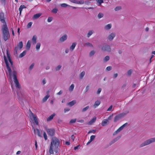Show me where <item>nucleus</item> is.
<instances>
[{
	"mask_svg": "<svg viewBox=\"0 0 155 155\" xmlns=\"http://www.w3.org/2000/svg\"><path fill=\"white\" fill-rule=\"evenodd\" d=\"M4 59L10 78H11L12 77H13L14 81L16 87L20 88L21 86L17 78V72L15 70H13L12 73L11 69L9 66L8 61L5 56H4Z\"/></svg>",
	"mask_w": 155,
	"mask_h": 155,
	"instance_id": "obj_1",
	"label": "nucleus"
},
{
	"mask_svg": "<svg viewBox=\"0 0 155 155\" xmlns=\"http://www.w3.org/2000/svg\"><path fill=\"white\" fill-rule=\"evenodd\" d=\"M59 144L60 141L58 139L55 137L52 138L49 150L50 154H54V151L56 153L58 152Z\"/></svg>",
	"mask_w": 155,
	"mask_h": 155,
	"instance_id": "obj_2",
	"label": "nucleus"
},
{
	"mask_svg": "<svg viewBox=\"0 0 155 155\" xmlns=\"http://www.w3.org/2000/svg\"><path fill=\"white\" fill-rule=\"evenodd\" d=\"M3 38L6 41L10 37L8 28L7 25H3L2 28Z\"/></svg>",
	"mask_w": 155,
	"mask_h": 155,
	"instance_id": "obj_3",
	"label": "nucleus"
},
{
	"mask_svg": "<svg viewBox=\"0 0 155 155\" xmlns=\"http://www.w3.org/2000/svg\"><path fill=\"white\" fill-rule=\"evenodd\" d=\"M154 142H155V137L154 138H151L149 140H147L143 143L141 144L140 145V147H142Z\"/></svg>",
	"mask_w": 155,
	"mask_h": 155,
	"instance_id": "obj_4",
	"label": "nucleus"
},
{
	"mask_svg": "<svg viewBox=\"0 0 155 155\" xmlns=\"http://www.w3.org/2000/svg\"><path fill=\"white\" fill-rule=\"evenodd\" d=\"M23 46L22 42V41H20L18 44L15 47L14 49V53L17 54L18 52L22 48Z\"/></svg>",
	"mask_w": 155,
	"mask_h": 155,
	"instance_id": "obj_5",
	"label": "nucleus"
},
{
	"mask_svg": "<svg viewBox=\"0 0 155 155\" xmlns=\"http://www.w3.org/2000/svg\"><path fill=\"white\" fill-rule=\"evenodd\" d=\"M125 115V114L122 113L116 115L114 118V122H116L118 120L120 119L122 117L124 116Z\"/></svg>",
	"mask_w": 155,
	"mask_h": 155,
	"instance_id": "obj_6",
	"label": "nucleus"
},
{
	"mask_svg": "<svg viewBox=\"0 0 155 155\" xmlns=\"http://www.w3.org/2000/svg\"><path fill=\"white\" fill-rule=\"evenodd\" d=\"M0 21L3 23V25H7L5 20L4 14L2 12L0 13Z\"/></svg>",
	"mask_w": 155,
	"mask_h": 155,
	"instance_id": "obj_7",
	"label": "nucleus"
},
{
	"mask_svg": "<svg viewBox=\"0 0 155 155\" xmlns=\"http://www.w3.org/2000/svg\"><path fill=\"white\" fill-rule=\"evenodd\" d=\"M30 117L31 119V120L32 119V118H33L35 122L37 125H38V120L36 117L30 110Z\"/></svg>",
	"mask_w": 155,
	"mask_h": 155,
	"instance_id": "obj_8",
	"label": "nucleus"
},
{
	"mask_svg": "<svg viewBox=\"0 0 155 155\" xmlns=\"http://www.w3.org/2000/svg\"><path fill=\"white\" fill-rule=\"evenodd\" d=\"M47 131L49 136L51 137L53 136L55 134V131L54 129H48Z\"/></svg>",
	"mask_w": 155,
	"mask_h": 155,
	"instance_id": "obj_9",
	"label": "nucleus"
},
{
	"mask_svg": "<svg viewBox=\"0 0 155 155\" xmlns=\"http://www.w3.org/2000/svg\"><path fill=\"white\" fill-rule=\"evenodd\" d=\"M101 50L104 51L110 52V51L111 49L110 46L107 45L103 46Z\"/></svg>",
	"mask_w": 155,
	"mask_h": 155,
	"instance_id": "obj_10",
	"label": "nucleus"
},
{
	"mask_svg": "<svg viewBox=\"0 0 155 155\" xmlns=\"http://www.w3.org/2000/svg\"><path fill=\"white\" fill-rule=\"evenodd\" d=\"M127 124V123H126L124 124L123 125H122L114 133V135H116L117 134L118 132H120L121 130L124 128V127L126 126V125Z\"/></svg>",
	"mask_w": 155,
	"mask_h": 155,
	"instance_id": "obj_11",
	"label": "nucleus"
},
{
	"mask_svg": "<svg viewBox=\"0 0 155 155\" xmlns=\"http://www.w3.org/2000/svg\"><path fill=\"white\" fill-rule=\"evenodd\" d=\"M42 14L41 13L36 14L33 15L32 18L34 19H37Z\"/></svg>",
	"mask_w": 155,
	"mask_h": 155,
	"instance_id": "obj_12",
	"label": "nucleus"
},
{
	"mask_svg": "<svg viewBox=\"0 0 155 155\" xmlns=\"http://www.w3.org/2000/svg\"><path fill=\"white\" fill-rule=\"evenodd\" d=\"M67 38V36L66 35H65L61 37L60 39V41L61 42H63Z\"/></svg>",
	"mask_w": 155,
	"mask_h": 155,
	"instance_id": "obj_13",
	"label": "nucleus"
},
{
	"mask_svg": "<svg viewBox=\"0 0 155 155\" xmlns=\"http://www.w3.org/2000/svg\"><path fill=\"white\" fill-rule=\"evenodd\" d=\"M26 7L25 5H21L20 6L19 8V10L20 12V15H21L22 11V9L23 8H26Z\"/></svg>",
	"mask_w": 155,
	"mask_h": 155,
	"instance_id": "obj_14",
	"label": "nucleus"
},
{
	"mask_svg": "<svg viewBox=\"0 0 155 155\" xmlns=\"http://www.w3.org/2000/svg\"><path fill=\"white\" fill-rule=\"evenodd\" d=\"M108 122V120L106 119H104L103 120V121L101 123V125L103 126H105L107 124Z\"/></svg>",
	"mask_w": 155,
	"mask_h": 155,
	"instance_id": "obj_15",
	"label": "nucleus"
},
{
	"mask_svg": "<svg viewBox=\"0 0 155 155\" xmlns=\"http://www.w3.org/2000/svg\"><path fill=\"white\" fill-rule=\"evenodd\" d=\"M100 101H97L95 102L93 106L94 108H96L100 104Z\"/></svg>",
	"mask_w": 155,
	"mask_h": 155,
	"instance_id": "obj_16",
	"label": "nucleus"
},
{
	"mask_svg": "<svg viewBox=\"0 0 155 155\" xmlns=\"http://www.w3.org/2000/svg\"><path fill=\"white\" fill-rule=\"evenodd\" d=\"M115 35L114 33H111L109 36L108 38L109 40H112L115 37Z\"/></svg>",
	"mask_w": 155,
	"mask_h": 155,
	"instance_id": "obj_17",
	"label": "nucleus"
},
{
	"mask_svg": "<svg viewBox=\"0 0 155 155\" xmlns=\"http://www.w3.org/2000/svg\"><path fill=\"white\" fill-rule=\"evenodd\" d=\"M76 103V101L75 100H74L71 101L68 103V104L70 106H72Z\"/></svg>",
	"mask_w": 155,
	"mask_h": 155,
	"instance_id": "obj_18",
	"label": "nucleus"
},
{
	"mask_svg": "<svg viewBox=\"0 0 155 155\" xmlns=\"http://www.w3.org/2000/svg\"><path fill=\"white\" fill-rule=\"evenodd\" d=\"M76 45L75 42L72 43L71 46L70 47V50L71 51H72Z\"/></svg>",
	"mask_w": 155,
	"mask_h": 155,
	"instance_id": "obj_19",
	"label": "nucleus"
},
{
	"mask_svg": "<svg viewBox=\"0 0 155 155\" xmlns=\"http://www.w3.org/2000/svg\"><path fill=\"white\" fill-rule=\"evenodd\" d=\"M55 114H53L52 115L50 116L49 117H48L47 118V121H49L53 119V117L55 116Z\"/></svg>",
	"mask_w": 155,
	"mask_h": 155,
	"instance_id": "obj_20",
	"label": "nucleus"
},
{
	"mask_svg": "<svg viewBox=\"0 0 155 155\" xmlns=\"http://www.w3.org/2000/svg\"><path fill=\"white\" fill-rule=\"evenodd\" d=\"M36 39L37 37L35 35H34L32 38V40L33 41V43L34 44H35L36 43Z\"/></svg>",
	"mask_w": 155,
	"mask_h": 155,
	"instance_id": "obj_21",
	"label": "nucleus"
},
{
	"mask_svg": "<svg viewBox=\"0 0 155 155\" xmlns=\"http://www.w3.org/2000/svg\"><path fill=\"white\" fill-rule=\"evenodd\" d=\"M96 117H94L93 119L89 122V124L91 125L94 123L96 120Z\"/></svg>",
	"mask_w": 155,
	"mask_h": 155,
	"instance_id": "obj_22",
	"label": "nucleus"
},
{
	"mask_svg": "<svg viewBox=\"0 0 155 155\" xmlns=\"http://www.w3.org/2000/svg\"><path fill=\"white\" fill-rule=\"evenodd\" d=\"M7 56L8 58V60H9V62H10L11 65H13V62L12 61L10 58V56L8 54V53H7Z\"/></svg>",
	"mask_w": 155,
	"mask_h": 155,
	"instance_id": "obj_23",
	"label": "nucleus"
},
{
	"mask_svg": "<svg viewBox=\"0 0 155 155\" xmlns=\"http://www.w3.org/2000/svg\"><path fill=\"white\" fill-rule=\"evenodd\" d=\"M41 133L43 132V136H44V139L45 140H46L47 139V134H46V133L43 130H41Z\"/></svg>",
	"mask_w": 155,
	"mask_h": 155,
	"instance_id": "obj_24",
	"label": "nucleus"
},
{
	"mask_svg": "<svg viewBox=\"0 0 155 155\" xmlns=\"http://www.w3.org/2000/svg\"><path fill=\"white\" fill-rule=\"evenodd\" d=\"M26 53V51H24L22 53H21L19 56L20 58H22L25 56Z\"/></svg>",
	"mask_w": 155,
	"mask_h": 155,
	"instance_id": "obj_25",
	"label": "nucleus"
},
{
	"mask_svg": "<svg viewBox=\"0 0 155 155\" xmlns=\"http://www.w3.org/2000/svg\"><path fill=\"white\" fill-rule=\"evenodd\" d=\"M31 45V42L30 40H29L28 41L27 44L26 45V47L28 48V49H29L30 48Z\"/></svg>",
	"mask_w": 155,
	"mask_h": 155,
	"instance_id": "obj_26",
	"label": "nucleus"
},
{
	"mask_svg": "<svg viewBox=\"0 0 155 155\" xmlns=\"http://www.w3.org/2000/svg\"><path fill=\"white\" fill-rule=\"evenodd\" d=\"M111 26L112 25L111 24H108L105 26V28L106 29H109L111 28Z\"/></svg>",
	"mask_w": 155,
	"mask_h": 155,
	"instance_id": "obj_27",
	"label": "nucleus"
},
{
	"mask_svg": "<svg viewBox=\"0 0 155 155\" xmlns=\"http://www.w3.org/2000/svg\"><path fill=\"white\" fill-rule=\"evenodd\" d=\"M50 95L49 94L47 95L46 96H45L44 98L43 99V101H45L48 99Z\"/></svg>",
	"mask_w": 155,
	"mask_h": 155,
	"instance_id": "obj_28",
	"label": "nucleus"
},
{
	"mask_svg": "<svg viewBox=\"0 0 155 155\" xmlns=\"http://www.w3.org/2000/svg\"><path fill=\"white\" fill-rule=\"evenodd\" d=\"M74 84H72L69 88V90L70 91H72L74 87Z\"/></svg>",
	"mask_w": 155,
	"mask_h": 155,
	"instance_id": "obj_29",
	"label": "nucleus"
},
{
	"mask_svg": "<svg viewBox=\"0 0 155 155\" xmlns=\"http://www.w3.org/2000/svg\"><path fill=\"white\" fill-rule=\"evenodd\" d=\"M85 74V72L84 71H83L82 72H81L80 74V78H81L82 79L83 77L84 76V75Z\"/></svg>",
	"mask_w": 155,
	"mask_h": 155,
	"instance_id": "obj_30",
	"label": "nucleus"
},
{
	"mask_svg": "<svg viewBox=\"0 0 155 155\" xmlns=\"http://www.w3.org/2000/svg\"><path fill=\"white\" fill-rule=\"evenodd\" d=\"M89 106H86V107L84 108L82 110V112H84L87 110L89 108Z\"/></svg>",
	"mask_w": 155,
	"mask_h": 155,
	"instance_id": "obj_31",
	"label": "nucleus"
},
{
	"mask_svg": "<svg viewBox=\"0 0 155 155\" xmlns=\"http://www.w3.org/2000/svg\"><path fill=\"white\" fill-rule=\"evenodd\" d=\"M109 59V57L108 56H107L104 58V61L105 62H106L108 61Z\"/></svg>",
	"mask_w": 155,
	"mask_h": 155,
	"instance_id": "obj_32",
	"label": "nucleus"
},
{
	"mask_svg": "<svg viewBox=\"0 0 155 155\" xmlns=\"http://www.w3.org/2000/svg\"><path fill=\"white\" fill-rule=\"evenodd\" d=\"M41 44L39 43H37L36 45V48L37 50H38L40 47Z\"/></svg>",
	"mask_w": 155,
	"mask_h": 155,
	"instance_id": "obj_33",
	"label": "nucleus"
},
{
	"mask_svg": "<svg viewBox=\"0 0 155 155\" xmlns=\"http://www.w3.org/2000/svg\"><path fill=\"white\" fill-rule=\"evenodd\" d=\"M92 34H93L92 31H91V30L90 31L88 32V33L87 35V37H90V36L92 35Z\"/></svg>",
	"mask_w": 155,
	"mask_h": 155,
	"instance_id": "obj_34",
	"label": "nucleus"
},
{
	"mask_svg": "<svg viewBox=\"0 0 155 155\" xmlns=\"http://www.w3.org/2000/svg\"><path fill=\"white\" fill-rule=\"evenodd\" d=\"M97 2L99 4V5L100 6L101 5V4L103 2V0H97Z\"/></svg>",
	"mask_w": 155,
	"mask_h": 155,
	"instance_id": "obj_35",
	"label": "nucleus"
},
{
	"mask_svg": "<svg viewBox=\"0 0 155 155\" xmlns=\"http://www.w3.org/2000/svg\"><path fill=\"white\" fill-rule=\"evenodd\" d=\"M95 135H92L90 137V141H92L95 139Z\"/></svg>",
	"mask_w": 155,
	"mask_h": 155,
	"instance_id": "obj_36",
	"label": "nucleus"
},
{
	"mask_svg": "<svg viewBox=\"0 0 155 155\" xmlns=\"http://www.w3.org/2000/svg\"><path fill=\"white\" fill-rule=\"evenodd\" d=\"M103 14H102L101 13H99L98 15V18H102V17H103Z\"/></svg>",
	"mask_w": 155,
	"mask_h": 155,
	"instance_id": "obj_37",
	"label": "nucleus"
},
{
	"mask_svg": "<svg viewBox=\"0 0 155 155\" xmlns=\"http://www.w3.org/2000/svg\"><path fill=\"white\" fill-rule=\"evenodd\" d=\"M36 130L37 131V133L38 136L39 137H41L40 130L38 129H37Z\"/></svg>",
	"mask_w": 155,
	"mask_h": 155,
	"instance_id": "obj_38",
	"label": "nucleus"
},
{
	"mask_svg": "<svg viewBox=\"0 0 155 155\" xmlns=\"http://www.w3.org/2000/svg\"><path fill=\"white\" fill-rule=\"evenodd\" d=\"M61 7H66L67 6H68V5L67 4H66L63 3V4H61Z\"/></svg>",
	"mask_w": 155,
	"mask_h": 155,
	"instance_id": "obj_39",
	"label": "nucleus"
},
{
	"mask_svg": "<svg viewBox=\"0 0 155 155\" xmlns=\"http://www.w3.org/2000/svg\"><path fill=\"white\" fill-rule=\"evenodd\" d=\"M76 119H72V120H70V122L71 123H75L76 122Z\"/></svg>",
	"mask_w": 155,
	"mask_h": 155,
	"instance_id": "obj_40",
	"label": "nucleus"
},
{
	"mask_svg": "<svg viewBox=\"0 0 155 155\" xmlns=\"http://www.w3.org/2000/svg\"><path fill=\"white\" fill-rule=\"evenodd\" d=\"M121 8L120 6H118L115 8L114 9V10L116 11H117L121 9Z\"/></svg>",
	"mask_w": 155,
	"mask_h": 155,
	"instance_id": "obj_41",
	"label": "nucleus"
},
{
	"mask_svg": "<svg viewBox=\"0 0 155 155\" xmlns=\"http://www.w3.org/2000/svg\"><path fill=\"white\" fill-rule=\"evenodd\" d=\"M78 3H77V4H84V1L83 0H81L80 1H78Z\"/></svg>",
	"mask_w": 155,
	"mask_h": 155,
	"instance_id": "obj_42",
	"label": "nucleus"
},
{
	"mask_svg": "<svg viewBox=\"0 0 155 155\" xmlns=\"http://www.w3.org/2000/svg\"><path fill=\"white\" fill-rule=\"evenodd\" d=\"M52 12L54 13H56L58 11V9L56 8H54L52 10Z\"/></svg>",
	"mask_w": 155,
	"mask_h": 155,
	"instance_id": "obj_43",
	"label": "nucleus"
},
{
	"mask_svg": "<svg viewBox=\"0 0 155 155\" xmlns=\"http://www.w3.org/2000/svg\"><path fill=\"white\" fill-rule=\"evenodd\" d=\"M132 72V70H128L127 72V74L129 75H130L131 74Z\"/></svg>",
	"mask_w": 155,
	"mask_h": 155,
	"instance_id": "obj_44",
	"label": "nucleus"
},
{
	"mask_svg": "<svg viewBox=\"0 0 155 155\" xmlns=\"http://www.w3.org/2000/svg\"><path fill=\"white\" fill-rule=\"evenodd\" d=\"M52 20V18L51 17H49L48 19V21L49 22H51Z\"/></svg>",
	"mask_w": 155,
	"mask_h": 155,
	"instance_id": "obj_45",
	"label": "nucleus"
},
{
	"mask_svg": "<svg viewBox=\"0 0 155 155\" xmlns=\"http://www.w3.org/2000/svg\"><path fill=\"white\" fill-rule=\"evenodd\" d=\"M32 22H29L28 24L27 25V27H28V28H30L31 26V25H32Z\"/></svg>",
	"mask_w": 155,
	"mask_h": 155,
	"instance_id": "obj_46",
	"label": "nucleus"
},
{
	"mask_svg": "<svg viewBox=\"0 0 155 155\" xmlns=\"http://www.w3.org/2000/svg\"><path fill=\"white\" fill-rule=\"evenodd\" d=\"M70 1L72 3L77 4L78 3V1L76 0H70Z\"/></svg>",
	"mask_w": 155,
	"mask_h": 155,
	"instance_id": "obj_47",
	"label": "nucleus"
},
{
	"mask_svg": "<svg viewBox=\"0 0 155 155\" xmlns=\"http://www.w3.org/2000/svg\"><path fill=\"white\" fill-rule=\"evenodd\" d=\"M61 67V65H59L56 68V71H58L60 69Z\"/></svg>",
	"mask_w": 155,
	"mask_h": 155,
	"instance_id": "obj_48",
	"label": "nucleus"
},
{
	"mask_svg": "<svg viewBox=\"0 0 155 155\" xmlns=\"http://www.w3.org/2000/svg\"><path fill=\"white\" fill-rule=\"evenodd\" d=\"M112 69V67L111 66H108L106 68V69L107 71H110Z\"/></svg>",
	"mask_w": 155,
	"mask_h": 155,
	"instance_id": "obj_49",
	"label": "nucleus"
},
{
	"mask_svg": "<svg viewBox=\"0 0 155 155\" xmlns=\"http://www.w3.org/2000/svg\"><path fill=\"white\" fill-rule=\"evenodd\" d=\"M95 53V52L94 51H91L90 53V56H92Z\"/></svg>",
	"mask_w": 155,
	"mask_h": 155,
	"instance_id": "obj_50",
	"label": "nucleus"
},
{
	"mask_svg": "<svg viewBox=\"0 0 155 155\" xmlns=\"http://www.w3.org/2000/svg\"><path fill=\"white\" fill-rule=\"evenodd\" d=\"M113 107V106L112 105H110V107L108 108L107 110V111H110Z\"/></svg>",
	"mask_w": 155,
	"mask_h": 155,
	"instance_id": "obj_51",
	"label": "nucleus"
},
{
	"mask_svg": "<svg viewBox=\"0 0 155 155\" xmlns=\"http://www.w3.org/2000/svg\"><path fill=\"white\" fill-rule=\"evenodd\" d=\"M34 63H32L31 65V66H30V67H29V69L30 70H31L32 69L33 67H34Z\"/></svg>",
	"mask_w": 155,
	"mask_h": 155,
	"instance_id": "obj_52",
	"label": "nucleus"
},
{
	"mask_svg": "<svg viewBox=\"0 0 155 155\" xmlns=\"http://www.w3.org/2000/svg\"><path fill=\"white\" fill-rule=\"evenodd\" d=\"M101 89L100 88H99L98 89V90H97V94H99L100 93V92H101Z\"/></svg>",
	"mask_w": 155,
	"mask_h": 155,
	"instance_id": "obj_53",
	"label": "nucleus"
},
{
	"mask_svg": "<svg viewBox=\"0 0 155 155\" xmlns=\"http://www.w3.org/2000/svg\"><path fill=\"white\" fill-rule=\"evenodd\" d=\"M70 110V109L68 108H66L64 109V112L65 113L66 112H67L68 111Z\"/></svg>",
	"mask_w": 155,
	"mask_h": 155,
	"instance_id": "obj_54",
	"label": "nucleus"
},
{
	"mask_svg": "<svg viewBox=\"0 0 155 155\" xmlns=\"http://www.w3.org/2000/svg\"><path fill=\"white\" fill-rule=\"evenodd\" d=\"M117 75H118V74L117 73H116V74H114V76H113L114 78H116L117 77Z\"/></svg>",
	"mask_w": 155,
	"mask_h": 155,
	"instance_id": "obj_55",
	"label": "nucleus"
},
{
	"mask_svg": "<svg viewBox=\"0 0 155 155\" xmlns=\"http://www.w3.org/2000/svg\"><path fill=\"white\" fill-rule=\"evenodd\" d=\"M89 86L88 85L86 87V92H87V91L89 89Z\"/></svg>",
	"mask_w": 155,
	"mask_h": 155,
	"instance_id": "obj_56",
	"label": "nucleus"
},
{
	"mask_svg": "<svg viewBox=\"0 0 155 155\" xmlns=\"http://www.w3.org/2000/svg\"><path fill=\"white\" fill-rule=\"evenodd\" d=\"M62 93V91L61 90L58 92L57 93L58 95H61Z\"/></svg>",
	"mask_w": 155,
	"mask_h": 155,
	"instance_id": "obj_57",
	"label": "nucleus"
},
{
	"mask_svg": "<svg viewBox=\"0 0 155 155\" xmlns=\"http://www.w3.org/2000/svg\"><path fill=\"white\" fill-rule=\"evenodd\" d=\"M78 122L80 123H83L84 122V120H78Z\"/></svg>",
	"mask_w": 155,
	"mask_h": 155,
	"instance_id": "obj_58",
	"label": "nucleus"
},
{
	"mask_svg": "<svg viewBox=\"0 0 155 155\" xmlns=\"http://www.w3.org/2000/svg\"><path fill=\"white\" fill-rule=\"evenodd\" d=\"M86 44V45H87L88 46H93L90 43H89V42L87 43Z\"/></svg>",
	"mask_w": 155,
	"mask_h": 155,
	"instance_id": "obj_59",
	"label": "nucleus"
},
{
	"mask_svg": "<svg viewBox=\"0 0 155 155\" xmlns=\"http://www.w3.org/2000/svg\"><path fill=\"white\" fill-rule=\"evenodd\" d=\"M35 146L36 150H37V148H38V146H37V143L36 140H35Z\"/></svg>",
	"mask_w": 155,
	"mask_h": 155,
	"instance_id": "obj_60",
	"label": "nucleus"
},
{
	"mask_svg": "<svg viewBox=\"0 0 155 155\" xmlns=\"http://www.w3.org/2000/svg\"><path fill=\"white\" fill-rule=\"evenodd\" d=\"M65 144L66 145H70V142H68V141H66L65 142Z\"/></svg>",
	"mask_w": 155,
	"mask_h": 155,
	"instance_id": "obj_61",
	"label": "nucleus"
},
{
	"mask_svg": "<svg viewBox=\"0 0 155 155\" xmlns=\"http://www.w3.org/2000/svg\"><path fill=\"white\" fill-rule=\"evenodd\" d=\"M71 139L73 140V141H74V135H72L71 136Z\"/></svg>",
	"mask_w": 155,
	"mask_h": 155,
	"instance_id": "obj_62",
	"label": "nucleus"
},
{
	"mask_svg": "<svg viewBox=\"0 0 155 155\" xmlns=\"http://www.w3.org/2000/svg\"><path fill=\"white\" fill-rule=\"evenodd\" d=\"M43 84H45L46 83V81L45 79H44L43 80Z\"/></svg>",
	"mask_w": 155,
	"mask_h": 155,
	"instance_id": "obj_63",
	"label": "nucleus"
},
{
	"mask_svg": "<svg viewBox=\"0 0 155 155\" xmlns=\"http://www.w3.org/2000/svg\"><path fill=\"white\" fill-rule=\"evenodd\" d=\"M79 147V145H78V146H77L75 147H74V149L75 150H76Z\"/></svg>",
	"mask_w": 155,
	"mask_h": 155,
	"instance_id": "obj_64",
	"label": "nucleus"
}]
</instances>
